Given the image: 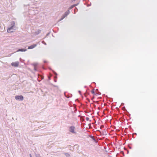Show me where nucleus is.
Listing matches in <instances>:
<instances>
[{
  "label": "nucleus",
  "mask_w": 157,
  "mask_h": 157,
  "mask_svg": "<svg viewBox=\"0 0 157 157\" xmlns=\"http://www.w3.org/2000/svg\"><path fill=\"white\" fill-rule=\"evenodd\" d=\"M15 23L14 21H12L11 22V26L8 28L7 29V32L8 33L13 32V30L15 29Z\"/></svg>",
  "instance_id": "f257e3e1"
},
{
  "label": "nucleus",
  "mask_w": 157,
  "mask_h": 157,
  "mask_svg": "<svg viewBox=\"0 0 157 157\" xmlns=\"http://www.w3.org/2000/svg\"><path fill=\"white\" fill-rule=\"evenodd\" d=\"M70 13V11L69 10L66 12L62 16V18L59 20V21H60L63 20Z\"/></svg>",
  "instance_id": "f03ea898"
},
{
  "label": "nucleus",
  "mask_w": 157,
  "mask_h": 157,
  "mask_svg": "<svg viewBox=\"0 0 157 157\" xmlns=\"http://www.w3.org/2000/svg\"><path fill=\"white\" fill-rule=\"evenodd\" d=\"M75 127L74 126H71L69 128V131L70 132L76 134V132L75 131Z\"/></svg>",
  "instance_id": "7ed1b4c3"
},
{
  "label": "nucleus",
  "mask_w": 157,
  "mask_h": 157,
  "mask_svg": "<svg viewBox=\"0 0 157 157\" xmlns=\"http://www.w3.org/2000/svg\"><path fill=\"white\" fill-rule=\"evenodd\" d=\"M15 99L17 100L22 101L24 99L22 95H17L15 97Z\"/></svg>",
  "instance_id": "20e7f679"
},
{
  "label": "nucleus",
  "mask_w": 157,
  "mask_h": 157,
  "mask_svg": "<svg viewBox=\"0 0 157 157\" xmlns=\"http://www.w3.org/2000/svg\"><path fill=\"white\" fill-rule=\"evenodd\" d=\"M19 64V62L18 61L12 62L11 63V65L14 67H17Z\"/></svg>",
  "instance_id": "39448f33"
},
{
  "label": "nucleus",
  "mask_w": 157,
  "mask_h": 157,
  "mask_svg": "<svg viewBox=\"0 0 157 157\" xmlns=\"http://www.w3.org/2000/svg\"><path fill=\"white\" fill-rule=\"evenodd\" d=\"M37 46L36 44H33L32 45H31L30 46H29L28 48V49H32L34 48Z\"/></svg>",
  "instance_id": "423d86ee"
},
{
  "label": "nucleus",
  "mask_w": 157,
  "mask_h": 157,
  "mask_svg": "<svg viewBox=\"0 0 157 157\" xmlns=\"http://www.w3.org/2000/svg\"><path fill=\"white\" fill-rule=\"evenodd\" d=\"M41 32V30L40 29H38L35 32H33V34L35 35H38Z\"/></svg>",
  "instance_id": "0eeeda50"
},
{
  "label": "nucleus",
  "mask_w": 157,
  "mask_h": 157,
  "mask_svg": "<svg viewBox=\"0 0 157 157\" xmlns=\"http://www.w3.org/2000/svg\"><path fill=\"white\" fill-rule=\"evenodd\" d=\"M27 51L26 49H18L17 52H25Z\"/></svg>",
  "instance_id": "6e6552de"
},
{
  "label": "nucleus",
  "mask_w": 157,
  "mask_h": 157,
  "mask_svg": "<svg viewBox=\"0 0 157 157\" xmlns=\"http://www.w3.org/2000/svg\"><path fill=\"white\" fill-rule=\"evenodd\" d=\"M64 155L67 157H70V155L69 154L67 153H64Z\"/></svg>",
  "instance_id": "1a4fd4ad"
},
{
  "label": "nucleus",
  "mask_w": 157,
  "mask_h": 157,
  "mask_svg": "<svg viewBox=\"0 0 157 157\" xmlns=\"http://www.w3.org/2000/svg\"><path fill=\"white\" fill-rule=\"evenodd\" d=\"M37 64H38L37 63H34L32 64V65L34 67H36Z\"/></svg>",
  "instance_id": "9d476101"
},
{
  "label": "nucleus",
  "mask_w": 157,
  "mask_h": 157,
  "mask_svg": "<svg viewBox=\"0 0 157 157\" xmlns=\"http://www.w3.org/2000/svg\"><path fill=\"white\" fill-rule=\"evenodd\" d=\"M74 7V5H72L69 8V10H71Z\"/></svg>",
  "instance_id": "9b49d317"
},
{
  "label": "nucleus",
  "mask_w": 157,
  "mask_h": 157,
  "mask_svg": "<svg viewBox=\"0 0 157 157\" xmlns=\"http://www.w3.org/2000/svg\"><path fill=\"white\" fill-rule=\"evenodd\" d=\"M35 155L36 157H41L40 155L38 154H35Z\"/></svg>",
  "instance_id": "f8f14e48"
},
{
  "label": "nucleus",
  "mask_w": 157,
  "mask_h": 157,
  "mask_svg": "<svg viewBox=\"0 0 157 157\" xmlns=\"http://www.w3.org/2000/svg\"><path fill=\"white\" fill-rule=\"evenodd\" d=\"M91 137L92 138V139L94 141H95V142H96V140L95 139L93 136H91Z\"/></svg>",
  "instance_id": "ddd939ff"
},
{
  "label": "nucleus",
  "mask_w": 157,
  "mask_h": 157,
  "mask_svg": "<svg viewBox=\"0 0 157 157\" xmlns=\"http://www.w3.org/2000/svg\"><path fill=\"white\" fill-rule=\"evenodd\" d=\"M42 43L44 44L45 45H46V43L44 41H42Z\"/></svg>",
  "instance_id": "4468645a"
},
{
  "label": "nucleus",
  "mask_w": 157,
  "mask_h": 157,
  "mask_svg": "<svg viewBox=\"0 0 157 157\" xmlns=\"http://www.w3.org/2000/svg\"><path fill=\"white\" fill-rule=\"evenodd\" d=\"M122 109L123 110H124V111L126 110V109H125V107H123L122 108Z\"/></svg>",
  "instance_id": "2eb2a0df"
},
{
  "label": "nucleus",
  "mask_w": 157,
  "mask_h": 157,
  "mask_svg": "<svg viewBox=\"0 0 157 157\" xmlns=\"http://www.w3.org/2000/svg\"><path fill=\"white\" fill-rule=\"evenodd\" d=\"M34 70L36 71H37V69H36V67H34Z\"/></svg>",
  "instance_id": "dca6fc26"
},
{
  "label": "nucleus",
  "mask_w": 157,
  "mask_h": 157,
  "mask_svg": "<svg viewBox=\"0 0 157 157\" xmlns=\"http://www.w3.org/2000/svg\"><path fill=\"white\" fill-rule=\"evenodd\" d=\"M53 73L55 75H57V74L55 71H53Z\"/></svg>",
  "instance_id": "f3484780"
},
{
  "label": "nucleus",
  "mask_w": 157,
  "mask_h": 157,
  "mask_svg": "<svg viewBox=\"0 0 157 157\" xmlns=\"http://www.w3.org/2000/svg\"><path fill=\"white\" fill-rule=\"evenodd\" d=\"M91 92L93 94H94L95 93L94 91V90H93L91 91Z\"/></svg>",
  "instance_id": "a211bd4d"
},
{
  "label": "nucleus",
  "mask_w": 157,
  "mask_h": 157,
  "mask_svg": "<svg viewBox=\"0 0 157 157\" xmlns=\"http://www.w3.org/2000/svg\"><path fill=\"white\" fill-rule=\"evenodd\" d=\"M78 3H77V4H74L73 5L75 7V6H77L78 5Z\"/></svg>",
  "instance_id": "6ab92c4d"
},
{
  "label": "nucleus",
  "mask_w": 157,
  "mask_h": 157,
  "mask_svg": "<svg viewBox=\"0 0 157 157\" xmlns=\"http://www.w3.org/2000/svg\"><path fill=\"white\" fill-rule=\"evenodd\" d=\"M89 118H88V117H86V120L87 121H88L89 120Z\"/></svg>",
  "instance_id": "aec40b11"
},
{
  "label": "nucleus",
  "mask_w": 157,
  "mask_h": 157,
  "mask_svg": "<svg viewBox=\"0 0 157 157\" xmlns=\"http://www.w3.org/2000/svg\"><path fill=\"white\" fill-rule=\"evenodd\" d=\"M77 10H78V9L76 7L74 10V11L75 12L76 10L77 11Z\"/></svg>",
  "instance_id": "412c9836"
},
{
  "label": "nucleus",
  "mask_w": 157,
  "mask_h": 157,
  "mask_svg": "<svg viewBox=\"0 0 157 157\" xmlns=\"http://www.w3.org/2000/svg\"><path fill=\"white\" fill-rule=\"evenodd\" d=\"M124 103H122L121 104V105H122H122H124Z\"/></svg>",
  "instance_id": "4be33fe9"
},
{
  "label": "nucleus",
  "mask_w": 157,
  "mask_h": 157,
  "mask_svg": "<svg viewBox=\"0 0 157 157\" xmlns=\"http://www.w3.org/2000/svg\"><path fill=\"white\" fill-rule=\"evenodd\" d=\"M47 61H44V63H47Z\"/></svg>",
  "instance_id": "5701e85b"
},
{
  "label": "nucleus",
  "mask_w": 157,
  "mask_h": 157,
  "mask_svg": "<svg viewBox=\"0 0 157 157\" xmlns=\"http://www.w3.org/2000/svg\"><path fill=\"white\" fill-rule=\"evenodd\" d=\"M29 155H30V157H32V155H31V154H30Z\"/></svg>",
  "instance_id": "b1692460"
},
{
  "label": "nucleus",
  "mask_w": 157,
  "mask_h": 157,
  "mask_svg": "<svg viewBox=\"0 0 157 157\" xmlns=\"http://www.w3.org/2000/svg\"><path fill=\"white\" fill-rule=\"evenodd\" d=\"M78 92H79L80 94L81 92V91H78Z\"/></svg>",
  "instance_id": "393cba45"
},
{
  "label": "nucleus",
  "mask_w": 157,
  "mask_h": 157,
  "mask_svg": "<svg viewBox=\"0 0 157 157\" xmlns=\"http://www.w3.org/2000/svg\"><path fill=\"white\" fill-rule=\"evenodd\" d=\"M76 0H72V1H75Z\"/></svg>",
  "instance_id": "a878e982"
},
{
  "label": "nucleus",
  "mask_w": 157,
  "mask_h": 157,
  "mask_svg": "<svg viewBox=\"0 0 157 157\" xmlns=\"http://www.w3.org/2000/svg\"><path fill=\"white\" fill-rule=\"evenodd\" d=\"M49 33H48L47 34V36L48 35Z\"/></svg>",
  "instance_id": "bb28decb"
},
{
  "label": "nucleus",
  "mask_w": 157,
  "mask_h": 157,
  "mask_svg": "<svg viewBox=\"0 0 157 157\" xmlns=\"http://www.w3.org/2000/svg\"><path fill=\"white\" fill-rule=\"evenodd\" d=\"M135 134L136 135V133H135Z\"/></svg>",
  "instance_id": "cd10ccee"
}]
</instances>
